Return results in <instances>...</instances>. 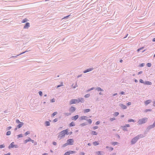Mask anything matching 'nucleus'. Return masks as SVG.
<instances>
[{"label": "nucleus", "mask_w": 155, "mask_h": 155, "mask_svg": "<svg viewBox=\"0 0 155 155\" xmlns=\"http://www.w3.org/2000/svg\"><path fill=\"white\" fill-rule=\"evenodd\" d=\"M90 111V109H87L84 110V113H87L88 112Z\"/></svg>", "instance_id": "nucleus-16"}, {"label": "nucleus", "mask_w": 155, "mask_h": 155, "mask_svg": "<svg viewBox=\"0 0 155 155\" xmlns=\"http://www.w3.org/2000/svg\"><path fill=\"white\" fill-rule=\"evenodd\" d=\"M78 118V116L76 115L74 116L73 117H72V120H76Z\"/></svg>", "instance_id": "nucleus-9"}, {"label": "nucleus", "mask_w": 155, "mask_h": 155, "mask_svg": "<svg viewBox=\"0 0 155 155\" xmlns=\"http://www.w3.org/2000/svg\"><path fill=\"white\" fill-rule=\"evenodd\" d=\"M51 102H54L55 101V100H54V98L51 99Z\"/></svg>", "instance_id": "nucleus-50"}, {"label": "nucleus", "mask_w": 155, "mask_h": 155, "mask_svg": "<svg viewBox=\"0 0 155 155\" xmlns=\"http://www.w3.org/2000/svg\"><path fill=\"white\" fill-rule=\"evenodd\" d=\"M130 126L129 124H126L125 126H123L122 127V128H124V127H129Z\"/></svg>", "instance_id": "nucleus-25"}, {"label": "nucleus", "mask_w": 155, "mask_h": 155, "mask_svg": "<svg viewBox=\"0 0 155 155\" xmlns=\"http://www.w3.org/2000/svg\"><path fill=\"white\" fill-rule=\"evenodd\" d=\"M53 144L54 145H56L57 144L55 142H54L53 143Z\"/></svg>", "instance_id": "nucleus-57"}, {"label": "nucleus", "mask_w": 155, "mask_h": 155, "mask_svg": "<svg viewBox=\"0 0 155 155\" xmlns=\"http://www.w3.org/2000/svg\"><path fill=\"white\" fill-rule=\"evenodd\" d=\"M57 114V112H54L52 114V116L54 117V116L56 115Z\"/></svg>", "instance_id": "nucleus-36"}, {"label": "nucleus", "mask_w": 155, "mask_h": 155, "mask_svg": "<svg viewBox=\"0 0 155 155\" xmlns=\"http://www.w3.org/2000/svg\"><path fill=\"white\" fill-rule=\"evenodd\" d=\"M91 134L93 135H96L97 134V133L95 131H92Z\"/></svg>", "instance_id": "nucleus-19"}, {"label": "nucleus", "mask_w": 155, "mask_h": 155, "mask_svg": "<svg viewBox=\"0 0 155 155\" xmlns=\"http://www.w3.org/2000/svg\"><path fill=\"white\" fill-rule=\"evenodd\" d=\"M87 117L86 116H82L81 117V120H86Z\"/></svg>", "instance_id": "nucleus-14"}, {"label": "nucleus", "mask_w": 155, "mask_h": 155, "mask_svg": "<svg viewBox=\"0 0 155 155\" xmlns=\"http://www.w3.org/2000/svg\"><path fill=\"white\" fill-rule=\"evenodd\" d=\"M30 134V132L28 131H27L25 133V135L26 136L28 134Z\"/></svg>", "instance_id": "nucleus-35"}, {"label": "nucleus", "mask_w": 155, "mask_h": 155, "mask_svg": "<svg viewBox=\"0 0 155 155\" xmlns=\"http://www.w3.org/2000/svg\"><path fill=\"white\" fill-rule=\"evenodd\" d=\"M121 94H124V92L123 91H122L121 92Z\"/></svg>", "instance_id": "nucleus-63"}, {"label": "nucleus", "mask_w": 155, "mask_h": 155, "mask_svg": "<svg viewBox=\"0 0 155 155\" xmlns=\"http://www.w3.org/2000/svg\"><path fill=\"white\" fill-rule=\"evenodd\" d=\"M63 85L62 84H61V85H58L57 86V87L58 88V87H59L62 86Z\"/></svg>", "instance_id": "nucleus-60"}, {"label": "nucleus", "mask_w": 155, "mask_h": 155, "mask_svg": "<svg viewBox=\"0 0 155 155\" xmlns=\"http://www.w3.org/2000/svg\"><path fill=\"white\" fill-rule=\"evenodd\" d=\"M45 123L46 125L47 126H49L50 125V123L48 121H46L45 122Z\"/></svg>", "instance_id": "nucleus-22"}, {"label": "nucleus", "mask_w": 155, "mask_h": 155, "mask_svg": "<svg viewBox=\"0 0 155 155\" xmlns=\"http://www.w3.org/2000/svg\"><path fill=\"white\" fill-rule=\"evenodd\" d=\"M48 153H44L42 155H47Z\"/></svg>", "instance_id": "nucleus-64"}, {"label": "nucleus", "mask_w": 155, "mask_h": 155, "mask_svg": "<svg viewBox=\"0 0 155 155\" xmlns=\"http://www.w3.org/2000/svg\"><path fill=\"white\" fill-rule=\"evenodd\" d=\"M153 106H155V100L153 102Z\"/></svg>", "instance_id": "nucleus-61"}, {"label": "nucleus", "mask_w": 155, "mask_h": 155, "mask_svg": "<svg viewBox=\"0 0 155 155\" xmlns=\"http://www.w3.org/2000/svg\"><path fill=\"white\" fill-rule=\"evenodd\" d=\"M96 153L98 155L101 154V151H97Z\"/></svg>", "instance_id": "nucleus-33"}, {"label": "nucleus", "mask_w": 155, "mask_h": 155, "mask_svg": "<svg viewBox=\"0 0 155 155\" xmlns=\"http://www.w3.org/2000/svg\"><path fill=\"white\" fill-rule=\"evenodd\" d=\"M75 110L76 109L75 107H71L69 109V111L71 113L74 112Z\"/></svg>", "instance_id": "nucleus-7"}, {"label": "nucleus", "mask_w": 155, "mask_h": 155, "mask_svg": "<svg viewBox=\"0 0 155 155\" xmlns=\"http://www.w3.org/2000/svg\"><path fill=\"white\" fill-rule=\"evenodd\" d=\"M110 149L111 151H112L113 150V148L112 147H110Z\"/></svg>", "instance_id": "nucleus-62"}, {"label": "nucleus", "mask_w": 155, "mask_h": 155, "mask_svg": "<svg viewBox=\"0 0 155 155\" xmlns=\"http://www.w3.org/2000/svg\"><path fill=\"white\" fill-rule=\"evenodd\" d=\"M24 124V123L23 122H21L18 125L17 127L18 128H21Z\"/></svg>", "instance_id": "nucleus-12"}, {"label": "nucleus", "mask_w": 155, "mask_h": 155, "mask_svg": "<svg viewBox=\"0 0 155 155\" xmlns=\"http://www.w3.org/2000/svg\"><path fill=\"white\" fill-rule=\"evenodd\" d=\"M142 72H143L142 71H140L138 73V74H141L142 73Z\"/></svg>", "instance_id": "nucleus-58"}, {"label": "nucleus", "mask_w": 155, "mask_h": 155, "mask_svg": "<svg viewBox=\"0 0 155 155\" xmlns=\"http://www.w3.org/2000/svg\"><path fill=\"white\" fill-rule=\"evenodd\" d=\"M93 69L92 68H91L88 69H87L86 70L84 71V73H87V72H89V71H91Z\"/></svg>", "instance_id": "nucleus-10"}, {"label": "nucleus", "mask_w": 155, "mask_h": 155, "mask_svg": "<svg viewBox=\"0 0 155 155\" xmlns=\"http://www.w3.org/2000/svg\"><path fill=\"white\" fill-rule=\"evenodd\" d=\"M72 87L74 88L76 87H77L78 86L76 84H75L74 85V84H73L72 85Z\"/></svg>", "instance_id": "nucleus-24"}, {"label": "nucleus", "mask_w": 155, "mask_h": 155, "mask_svg": "<svg viewBox=\"0 0 155 155\" xmlns=\"http://www.w3.org/2000/svg\"><path fill=\"white\" fill-rule=\"evenodd\" d=\"M90 96V95L89 94H87L85 95L84 97L86 98Z\"/></svg>", "instance_id": "nucleus-32"}, {"label": "nucleus", "mask_w": 155, "mask_h": 155, "mask_svg": "<svg viewBox=\"0 0 155 155\" xmlns=\"http://www.w3.org/2000/svg\"><path fill=\"white\" fill-rule=\"evenodd\" d=\"M16 122L18 123H20L21 122H20L18 120H16Z\"/></svg>", "instance_id": "nucleus-45"}, {"label": "nucleus", "mask_w": 155, "mask_h": 155, "mask_svg": "<svg viewBox=\"0 0 155 155\" xmlns=\"http://www.w3.org/2000/svg\"><path fill=\"white\" fill-rule=\"evenodd\" d=\"M78 100H80L82 102H83V99L82 98H80L79 99H78Z\"/></svg>", "instance_id": "nucleus-38"}, {"label": "nucleus", "mask_w": 155, "mask_h": 155, "mask_svg": "<svg viewBox=\"0 0 155 155\" xmlns=\"http://www.w3.org/2000/svg\"><path fill=\"white\" fill-rule=\"evenodd\" d=\"M31 139L30 138H29L28 139L25 140V141L24 142L25 143H26L27 142L29 141H31Z\"/></svg>", "instance_id": "nucleus-15"}, {"label": "nucleus", "mask_w": 155, "mask_h": 155, "mask_svg": "<svg viewBox=\"0 0 155 155\" xmlns=\"http://www.w3.org/2000/svg\"><path fill=\"white\" fill-rule=\"evenodd\" d=\"M144 84L146 85H151L152 83L149 81H146L144 82Z\"/></svg>", "instance_id": "nucleus-13"}, {"label": "nucleus", "mask_w": 155, "mask_h": 155, "mask_svg": "<svg viewBox=\"0 0 155 155\" xmlns=\"http://www.w3.org/2000/svg\"><path fill=\"white\" fill-rule=\"evenodd\" d=\"M68 145V143H65L63 145V147H65V146H67V145Z\"/></svg>", "instance_id": "nucleus-42"}, {"label": "nucleus", "mask_w": 155, "mask_h": 155, "mask_svg": "<svg viewBox=\"0 0 155 155\" xmlns=\"http://www.w3.org/2000/svg\"><path fill=\"white\" fill-rule=\"evenodd\" d=\"M58 120L57 118H55L54 120L53 121L54 122H57L58 121Z\"/></svg>", "instance_id": "nucleus-48"}, {"label": "nucleus", "mask_w": 155, "mask_h": 155, "mask_svg": "<svg viewBox=\"0 0 155 155\" xmlns=\"http://www.w3.org/2000/svg\"><path fill=\"white\" fill-rule=\"evenodd\" d=\"M69 152L70 153V154L75 153H76V151H69Z\"/></svg>", "instance_id": "nucleus-30"}, {"label": "nucleus", "mask_w": 155, "mask_h": 155, "mask_svg": "<svg viewBox=\"0 0 155 155\" xmlns=\"http://www.w3.org/2000/svg\"><path fill=\"white\" fill-rule=\"evenodd\" d=\"M93 144L94 145L96 146V145H98L99 143L95 141L93 143Z\"/></svg>", "instance_id": "nucleus-20"}, {"label": "nucleus", "mask_w": 155, "mask_h": 155, "mask_svg": "<svg viewBox=\"0 0 155 155\" xmlns=\"http://www.w3.org/2000/svg\"><path fill=\"white\" fill-rule=\"evenodd\" d=\"M144 63H142L140 64V66L141 67H143L144 66Z\"/></svg>", "instance_id": "nucleus-51"}, {"label": "nucleus", "mask_w": 155, "mask_h": 155, "mask_svg": "<svg viewBox=\"0 0 155 155\" xmlns=\"http://www.w3.org/2000/svg\"><path fill=\"white\" fill-rule=\"evenodd\" d=\"M84 152H81L80 153V155H84Z\"/></svg>", "instance_id": "nucleus-54"}, {"label": "nucleus", "mask_w": 155, "mask_h": 155, "mask_svg": "<svg viewBox=\"0 0 155 155\" xmlns=\"http://www.w3.org/2000/svg\"><path fill=\"white\" fill-rule=\"evenodd\" d=\"M140 83H144V82L143 81V80H142V79H140Z\"/></svg>", "instance_id": "nucleus-43"}, {"label": "nucleus", "mask_w": 155, "mask_h": 155, "mask_svg": "<svg viewBox=\"0 0 155 155\" xmlns=\"http://www.w3.org/2000/svg\"><path fill=\"white\" fill-rule=\"evenodd\" d=\"M148 118L145 117L140 119L138 121L139 124H141L145 123L147 121Z\"/></svg>", "instance_id": "nucleus-2"}, {"label": "nucleus", "mask_w": 155, "mask_h": 155, "mask_svg": "<svg viewBox=\"0 0 155 155\" xmlns=\"http://www.w3.org/2000/svg\"><path fill=\"white\" fill-rule=\"evenodd\" d=\"M11 128H12L11 127L9 126L8 127V130H10Z\"/></svg>", "instance_id": "nucleus-59"}, {"label": "nucleus", "mask_w": 155, "mask_h": 155, "mask_svg": "<svg viewBox=\"0 0 155 155\" xmlns=\"http://www.w3.org/2000/svg\"><path fill=\"white\" fill-rule=\"evenodd\" d=\"M70 127L74 126H75V124L73 122H72L69 124Z\"/></svg>", "instance_id": "nucleus-18"}, {"label": "nucleus", "mask_w": 155, "mask_h": 155, "mask_svg": "<svg viewBox=\"0 0 155 155\" xmlns=\"http://www.w3.org/2000/svg\"><path fill=\"white\" fill-rule=\"evenodd\" d=\"M11 134V132L10 131H9L7 132L6 133V135H9Z\"/></svg>", "instance_id": "nucleus-27"}, {"label": "nucleus", "mask_w": 155, "mask_h": 155, "mask_svg": "<svg viewBox=\"0 0 155 155\" xmlns=\"http://www.w3.org/2000/svg\"><path fill=\"white\" fill-rule=\"evenodd\" d=\"M151 110H152L151 109H148L146 110H145V111L146 112H147V111H151Z\"/></svg>", "instance_id": "nucleus-41"}, {"label": "nucleus", "mask_w": 155, "mask_h": 155, "mask_svg": "<svg viewBox=\"0 0 155 155\" xmlns=\"http://www.w3.org/2000/svg\"><path fill=\"white\" fill-rule=\"evenodd\" d=\"M70 154V153L69 151H68V152H67L66 153H64V155H69Z\"/></svg>", "instance_id": "nucleus-29"}, {"label": "nucleus", "mask_w": 155, "mask_h": 155, "mask_svg": "<svg viewBox=\"0 0 155 155\" xmlns=\"http://www.w3.org/2000/svg\"><path fill=\"white\" fill-rule=\"evenodd\" d=\"M81 125L82 126H84V125H86V123H83Z\"/></svg>", "instance_id": "nucleus-52"}, {"label": "nucleus", "mask_w": 155, "mask_h": 155, "mask_svg": "<svg viewBox=\"0 0 155 155\" xmlns=\"http://www.w3.org/2000/svg\"><path fill=\"white\" fill-rule=\"evenodd\" d=\"M14 142H12V143L9 146L8 148L9 149H11V148H13L14 147L15 148H18V146L17 145L14 144Z\"/></svg>", "instance_id": "nucleus-3"}, {"label": "nucleus", "mask_w": 155, "mask_h": 155, "mask_svg": "<svg viewBox=\"0 0 155 155\" xmlns=\"http://www.w3.org/2000/svg\"><path fill=\"white\" fill-rule=\"evenodd\" d=\"M5 146L3 145H0V148H2L4 147Z\"/></svg>", "instance_id": "nucleus-44"}, {"label": "nucleus", "mask_w": 155, "mask_h": 155, "mask_svg": "<svg viewBox=\"0 0 155 155\" xmlns=\"http://www.w3.org/2000/svg\"><path fill=\"white\" fill-rule=\"evenodd\" d=\"M98 128V127L97 126H94L93 127L94 129H97Z\"/></svg>", "instance_id": "nucleus-46"}, {"label": "nucleus", "mask_w": 155, "mask_h": 155, "mask_svg": "<svg viewBox=\"0 0 155 155\" xmlns=\"http://www.w3.org/2000/svg\"><path fill=\"white\" fill-rule=\"evenodd\" d=\"M67 142L68 145H72L73 144L74 140L72 139H70L68 140Z\"/></svg>", "instance_id": "nucleus-6"}, {"label": "nucleus", "mask_w": 155, "mask_h": 155, "mask_svg": "<svg viewBox=\"0 0 155 155\" xmlns=\"http://www.w3.org/2000/svg\"><path fill=\"white\" fill-rule=\"evenodd\" d=\"M112 144L114 146L118 144V143L117 142H112Z\"/></svg>", "instance_id": "nucleus-21"}, {"label": "nucleus", "mask_w": 155, "mask_h": 155, "mask_svg": "<svg viewBox=\"0 0 155 155\" xmlns=\"http://www.w3.org/2000/svg\"><path fill=\"white\" fill-rule=\"evenodd\" d=\"M143 47H141L138 49H137V51L138 52H139L140 50H142V49H143Z\"/></svg>", "instance_id": "nucleus-40"}, {"label": "nucleus", "mask_w": 155, "mask_h": 155, "mask_svg": "<svg viewBox=\"0 0 155 155\" xmlns=\"http://www.w3.org/2000/svg\"><path fill=\"white\" fill-rule=\"evenodd\" d=\"M128 121L129 122H135L134 120L133 119H129L128 120Z\"/></svg>", "instance_id": "nucleus-28"}, {"label": "nucleus", "mask_w": 155, "mask_h": 155, "mask_svg": "<svg viewBox=\"0 0 155 155\" xmlns=\"http://www.w3.org/2000/svg\"><path fill=\"white\" fill-rule=\"evenodd\" d=\"M28 19H27V18H25L22 21V23H25V22H26L27 21H28Z\"/></svg>", "instance_id": "nucleus-23"}, {"label": "nucleus", "mask_w": 155, "mask_h": 155, "mask_svg": "<svg viewBox=\"0 0 155 155\" xmlns=\"http://www.w3.org/2000/svg\"><path fill=\"white\" fill-rule=\"evenodd\" d=\"M139 135H138L137 136L133 138L131 141V143L132 144L135 143L139 139Z\"/></svg>", "instance_id": "nucleus-4"}, {"label": "nucleus", "mask_w": 155, "mask_h": 155, "mask_svg": "<svg viewBox=\"0 0 155 155\" xmlns=\"http://www.w3.org/2000/svg\"><path fill=\"white\" fill-rule=\"evenodd\" d=\"M87 121L90 124L92 123V120L91 119H89L87 120Z\"/></svg>", "instance_id": "nucleus-39"}, {"label": "nucleus", "mask_w": 155, "mask_h": 155, "mask_svg": "<svg viewBox=\"0 0 155 155\" xmlns=\"http://www.w3.org/2000/svg\"><path fill=\"white\" fill-rule=\"evenodd\" d=\"M69 134L68 130L66 129L61 131L58 135V137L60 139H61L64 137L65 135H68Z\"/></svg>", "instance_id": "nucleus-1"}, {"label": "nucleus", "mask_w": 155, "mask_h": 155, "mask_svg": "<svg viewBox=\"0 0 155 155\" xmlns=\"http://www.w3.org/2000/svg\"><path fill=\"white\" fill-rule=\"evenodd\" d=\"M39 95L40 96H41L42 95V92L41 91H39Z\"/></svg>", "instance_id": "nucleus-49"}, {"label": "nucleus", "mask_w": 155, "mask_h": 155, "mask_svg": "<svg viewBox=\"0 0 155 155\" xmlns=\"http://www.w3.org/2000/svg\"><path fill=\"white\" fill-rule=\"evenodd\" d=\"M94 89V87H92V88H91V89H89V90H88V91H91V90H93V89Z\"/></svg>", "instance_id": "nucleus-56"}, {"label": "nucleus", "mask_w": 155, "mask_h": 155, "mask_svg": "<svg viewBox=\"0 0 155 155\" xmlns=\"http://www.w3.org/2000/svg\"><path fill=\"white\" fill-rule=\"evenodd\" d=\"M131 104V103L130 102H128L127 103V105L128 106H129V105H130Z\"/></svg>", "instance_id": "nucleus-55"}, {"label": "nucleus", "mask_w": 155, "mask_h": 155, "mask_svg": "<svg viewBox=\"0 0 155 155\" xmlns=\"http://www.w3.org/2000/svg\"><path fill=\"white\" fill-rule=\"evenodd\" d=\"M115 120V118L114 117L111 118L110 119V120L111 121H112L113 120Z\"/></svg>", "instance_id": "nucleus-47"}, {"label": "nucleus", "mask_w": 155, "mask_h": 155, "mask_svg": "<svg viewBox=\"0 0 155 155\" xmlns=\"http://www.w3.org/2000/svg\"><path fill=\"white\" fill-rule=\"evenodd\" d=\"M119 114V113L118 112H115V113H114V115L115 116H117V115H118Z\"/></svg>", "instance_id": "nucleus-31"}, {"label": "nucleus", "mask_w": 155, "mask_h": 155, "mask_svg": "<svg viewBox=\"0 0 155 155\" xmlns=\"http://www.w3.org/2000/svg\"><path fill=\"white\" fill-rule=\"evenodd\" d=\"M100 123V122L99 121H97L96 122V124L97 125H98Z\"/></svg>", "instance_id": "nucleus-53"}, {"label": "nucleus", "mask_w": 155, "mask_h": 155, "mask_svg": "<svg viewBox=\"0 0 155 155\" xmlns=\"http://www.w3.org/2000/svg\"><path fill=\"white\" fill-rule=\"evenodd\" d=\"M121 107L123 109H126L127 108V107L123 104H121Z\"/></svg>", "instance_id": "nucleus-17"}, {"label": "nucleus", "mask_w": 155, "mask_h": 155, "mask_svg": "<svg viewBox=\"0 0 155 155\" xmlns=\"http://www.w3.org/2000/svg\"><path fill=\"white\" fill-rule=\"evenodd\" d=\"M151 102V100H148L145 102V104L146 105H147Z\"/></svg>", "instance_id": "nucleus-11"}, {"label": "nucleus", "mask_w": 155, "mask_h": 155, "mask_svg": "<svg viewBox=\"0 0 155 155\" xmlns=\"http://www.w3.org/2000/svg\"><path fill=\"white\" fill-rule=\"evenodd\" d=\"M30 26V24L28 22L26 23L25 26L24 27V28H27Z\"/></svg>", "instance_id": "nucleus-8"}, {"label": "nucleus", "mask_w": 155, "mask_h": 155, "mask_svg": "<svg viewBox=\"0 0 155 155\" xmlns=\"http://www.w3.org/2000/svg\"><path fill=\"white\" fill-rule=\"evenodd\" d=\"M147 66L148 67H150L151 66V64L150 63H148L147 64Z\"/></svg>", "instance_id": "nucleus-34"}, {"label": "nucleus", "mask_w": 155, "mask_h": 155, "mask_svg": "<svg viewBox=\"0 0 155 155\" xmlns=\"http://www.w3.org/2000/svg\"><path fill=\"white\" fill-rule=\"evenodd\" d=\"M18 137H23L22 134H20L18 135Z\"/></svg>", "instance_id": "nucleus-37"}, {"label": "nucleus", "mask_w": 155, "mask_h": 155, "mask_svg": "<svg viewBox=\"0 0 155 155\" xmlns=\"http://www.w3.org/2000/svg\"><path fill=\"white\" fill-rule=\"evenodd\" d=\"M80 102H82V101L80 100H77V99H73L71 100L70 101V104H75V103H79Z\"/></svg>", "instance_id": "nucleus-5"}, {"label": "nucleus", "mask_w": 155, "mask_h": 155, "mask_svg": "<svg viewBox=\"0 0 155 155\" xmlns=\"http://www.w3.org/2000/svg\"><path fill=\"white\" fill-rule=\"evenodd\" d=\"M97 90L98 91H103V89H102L100 87H98L97 88Z\"/></svg>", "instance_id": "nucleus-26"}]
</instances>
